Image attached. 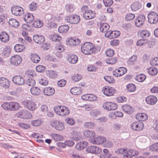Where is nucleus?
<instances>
[{
  "label": "nucleus",
  "mask_w": 158,
  "mask_h": 158,
  "mask_svg": "<svg viewBox=\"0 0 158 158\" xmlns=\"http://www.w3.org/2000/svg\"><path fill=\"white\" fill-rule=\"evenodd\" d=\"M102 91L106 96H113L115 93L116 90L114 87L106 85L102 88Z\"/></svg>",
  "instance_id": "39448f33"
},
{
  "label": "nucleus",
  "mask_w": 158,
  "mask_h": 158,
  "mask_svg": "<svg viewBox=\"0 0 158 158\" xmlns=\"http://www.w3.org/2000/svg\"><path fill=\"white\" fill-rule=\"evenodd\" d=\"M64 46L60 44L56 45L54 50V52L56 55L59 57L62 56L61 53L65 51Z\"/></svg>",
  "instance_id": "4468645a"
},
{
  "label": "nucleus",
  "mask_w": 158,
  "mask_h": 158,
  "mask_svg": "<svg viewBox=\"0 0 158 158\" xmlns=\"http://www.w3.org/2000/svg\"><path fill=\"white\" fill-rule=\"evenodd\" d=\"M30 91L33 95H38L41 93V90L38 87H32L30 89Z\"/></svg>",
  "instance_id": "37998d69"
},
{
  "label": "nucleus",
  "mask_w": 158,
  "mask_h": 158,
  "mask_svg": "<svg viewBox=\"0 0 158 158\" xmlns=\"http://www.w3.org/2000/svg\"><path fill=\"white\" fill-rule=\"evenodd\" d=\"M82 90L80 88L75 87L70 89L71 93L74 95H78L81 94Z\"/></svg>",
  "instance_id": "c03bdc74"
},
{
  "label": "nucleus",
  "mask_w": 158,
  "mask_h": 158,
  "mask_svg": "<svg viewBox=\"0 0 158 158\" xmlns=\"http://www.w3.org/2000/svg\"><path fill=\"white\" fill-rule=\"evenodd\" d=\"M51 136L53 139L56 141L62 140L64 139L63 137L62 136L55 133L52 134Z\"/></svg>",
  "instance_id": "603ef678"
},
{
  "label": "nucleus",
  "mask_w": 158,
  "mask_h": 158,
  "mask_svg": "<svg viewBox=\"0 0 158 158\" xmlns=\"http://www.w3.org/2000/svg\"><path fill=\"white\" fill-rule=\"evenodd\" d=\"M66 10L69 13L73 12L74 10V6L71 4H67L65 6Z\"/></svg>",
  "instance_id": "0e129e2a"
},
{
  "label": "nucleus",
  "mask_w": 158,
  "mask_h": 158,
  "mask_svg": "<svg viewBox=\"0 0 158 158\" xmlns=\"http://www.w3.org/2000/svg\"><path fill=\"white\" fill-rule=\"evenodd\" d=\"M69 29V27L67 25H63L60 26L58 28V30L59 33H66Z\"/></svg>",
  "instance_id": "79ce46f5"
},
{
  "label": "nucleus",
  "mask_w": 158,
  "mask_h": 158,
  "mask_svg": "<svg viewBox=\"0 0 158 158\" xmlns=\"http://www.w3.org/2000/svg\"><path fill=\"white\" fill-rule=\"evenodd\" d=\"M88 145V143L85 141L80 142L77 143L75 148L77 150H81L86 148Z\"/></svg>",
  "instance_id": "c9c22d12"
},
{
  "label": "nucleus",
  "mask_w": 158,
  "mask_h": 158,
  "mask_svg": "<svg viewBox=\"0 0 158 158\" xmlns=\"http://www.w3.org/2000/svg\"><path fill=\"white\" fill-rule=\"evenodd\" d=\"M24 19L27 23H30L34 20V17L31 13H26L24 16Z\"/></svg>",
  "instance_id": "f704fd0d"
},
{
  "label": "nucleus",
  "mask_w": 158,
  "mask_h": 158,
  "mask_svg": "<svg viewBox=\"0 0 158 158\" xmlns=\"http://www.w3.org/2000/svg\"><path fill=\"white\" fill-rule=\"evenodd\" d=\"M11 12L13 14L16 16H20L24 13L23 8L18 6L13 7L11 9Z\"/></svg>",
  "instance_id": "6ab92c4d"
},
{
  "label": "nucleus",
  "mask_w": 158,
  "mask_h": 158,
  "mask_svg": "<svg viewBox=\"0 0 158 158\" xmlns=\"http://www.w3.org/2000/svg\"><path fill=\"white\" fill-rule=\"evenodd\" d=\"M106 141V138L103 136H100L95 139H91V142L94 144L99 145L103 143Z\"/></svg>",
  "instance_id": "aec40b11"
},
{
  "label": "nucleus",
  "mask_w": 158,
  "mask_h": 158,
  "mask_svg": "<svg viewBox=\"0 0 158 158\" xmlns=\"http://www.w3.org/2000/svg\"><path fill=\"white\" fill-rule=\"evenodd\" d=\"M127 71V69L123 67H119L115 69L113 75L116 77H120L124 74Z\"/></svg>",
  "instance_id": "f3484780"
},
{
  "label": "nucleus",
  "mask_w": 158,
  "mask_h": 158,
  "mask_svg": "<svg viewBox=\"0 0 158 158\" xmlns=\"http://www.w3.org/2000/svg\"><path fill=\"white\" fill-rule=\"evenodd\" d=\"M11 51V49L10 48L6 47L3 49L2 55L4 56H7L10 54Z\"/></svg>",
  "instance_id": "e2e57ef3"
},
{
  "label": "nucleus",
  "mask_w": 158,
  "mask_h": 158,
  "mask_svg": "<svg viewBox=\"0 0 158 158\" xmlns=\"http://www.w3.org/2000/svg\"><path fill=\"white\" fill-rule=\"evenodd\" d=\"M47 76L51 79H55L57 77V72L53 70H48L46 72Z\"/></svg>",
  "instance_id": "7c9ffc66"
},
{
  "label": "nucleus",
  "mask_w": 158,
  "mask_h": 158,
  "mask_svg": "<svg viewBox=\"0 0 158 158\" xmlns=\"http://www.w3.org/2000/svg\"><path fill=\"white\" fill-rule=\"evenodd\" d=\"M138 35L142 38H146L150 35V32L147 30H142L138 32Z\"/></svg>",
  "instance_id": "ea45409f"
},
{
  "label": "nucleus",
  "mask_w": 158,
  "mask_h": 158,
  "mask_svg": "<svg viewBox=\"0 0 158 158\" xmlns=\"http://www.w3.org/2000/svg\"><path fill=\"white\" fill-rule=\"evenodd\" d=\"M70 136L72 139L75 140H79L80 138V134L79 132L73 131L70 134Z\"/></svg>",
  "instance_id": "58836bf2"
},
{
  "label": "nucleus",
  "mask_w": 158,
  "mask_h": 158,
  "mask_svg": "<svg viewBox=\"0 0 158 158\" xmlns=\"http://www.w3.org/2000/svg\"><path fill=\"white\" fill-rule=\"evenodd\" d=\"M104 78L106 81L110 83L114 84L115 82V79L113 77L111 76H105L104 77Z\"/></svg>",
  "instance_id": "4d7b16f0"
},
{
  "label": "nucleus",
  "mask_w": 158,
  "mask_h": 158,
  "mask_svg": "<svg viewBox=\"0 0 158 158\" xmlns=\"http://www.w3.org/2000/svg\"><path fill=\"white\" fill-rule=\"evenodd\" d=\"M15 116L17 117L23 119H29L32 117L31 114L25 109L20 110L16 113Z\"/></svg>",
  "instance_id": "20e7f679"
},
{
  "label": "nucleus",
  "mask_w": 158,
  "mask_h": 158,
  "mask_svg": "<svg viewBox=\"0 0 158 158\" xmlns=\"http://www.w3.org/2000/svg\"><path fill=\"white\" fill-rule=\"evenodd\" d=\"M55 113L58 115L62 116H65L69 114V109L64 106H57L54 107Z\"/></svg>",
  "instance_id": "f03ea898"
},
{
  "label": "nucleus",
  "mask_w": 158,
  "mask_h": 158,
  "mask_svg": "<svg viewBox=\"0 0 158 158\" xmlns=\"http://www.w3.org/2000/svg\"><path fill=\"white\" fill-rule=\"evenodd\" d=\"M148 21L151 24L156 23L158 21V15L156 13L152 12L148 16Z\"/></svg>",
  "instance_id": "dca6fc26"
},
{
  "label": "nucleus",
  "mask_w": 158,
  "mask_h": 158,
  "mask_svg": "<svg viewBox=\"0 0 158 158\" xmlns=\"http://www.w3.org/2000/svg\"><path fill=\"white\" fill-rule=\"evenodd\" d=\"M146 78L145 75L143 74H139L137 75L135 79L139 82H142L144 81Z\"/></svg>",
  "instance_id": "3c124183"
},
{
  "label": "nucleus",
  "mask_w": 158,
  "mask_h": 158,
  "mask_svg": "<svg viewBox=\"0 0 158 158\" xmlns=\"http://www.w3.org/2000/svg\"><path fill=\"white\" fill-rule=\"evenodd\" d=\"M120 32L118 31H107L105 34V37L108 39H111L118 37L120 35Z\"/></svg>",
  "instance_id": "f8f14e48"
},
{
  "label": "nucleus",
  "mask_w": 158,
  "mask_h": 158,
  "mask_svg": "<svg viewBox=\"0 0 158 158\" xmlns=\"http://www.w3.org/2000/svg\"><path fill=\"white\" fill-rule=\"evenodd\" d=\"M81 98L84 100L93 101L97 99V98L95 95L91 94H85L82 95L81 97Z\"/></svg>",
  "instance_id": "393cba45"
},
{
  "label": "nucleus",
  "mask_w": 158,
  "mask_h": 158,
  "mask_svg": "<svg viewBox=\"0 0 158 158\" xmlns=\"http://www.w3.org/2000/svg\"><path fill=\"white\" fill-rule=\"evenodd\" d=\"M145 20V16L142 15L138 16L135 20V24L136 27H140L142 26Z\"/></svg>",
  "instance_id": "a211bd4d"
},
{
  "label": "nucleus",
  "mask_w": 158,
  "mask_h": 158,
  "mask_svg": "<svg viewBox=\"0 0 158 158\" xmlns=\"http://www.w3.org/2000/svg\"><path fill=\"white\" fill-rule=\"evenodd\" d=\"M51 126L54 127L56 130L62 131L64 129V124L61 122L54 120L50 122Z\"/></svg>",
  "instance_id": "9d476101"
},
{
  "label": "nucleus",
  "mask_w": 158,
  "mask_h": 158,
  "mask_svg": "<svg viewBox=\"0 0 158 158\" xmlns=\"http://www.w3.org/2000/svg\"><path fill=\"white\" fill-rule=\"evenodd\" d=\"M43 92L44 95L49 96H51L54 94L55 90L52 87H47L44 89Z\"/></svg>",
  "instance_id": "a878e982"
},
{
  "label": "nucleus",
  "mask_w": 158,
  "mask_h": 158,
  "mask_svg": "<svg viewBox=\"0 0 158 158\" xmlns=\"http://www.w3.org/2000/svg\"><path fill=\"white\" fill-rule=\"evenodd\" d=\"M63 15V13H61L60 14H55L51 19L54 20L55 22H59L62 19V16Z\"/></svg>",
  "instance_id": "5fc2aeb1"
},
{
  "label": "nucleus",
  "mask_w": 158,
  "mask_h": 158,
  "mask_svg": "<svg viewBox=\"0 0 158 158\" xmlns=\"http://www.w3.org/2000/svg\"><path fill=\"white\" fill-rule=\"evenodd\" d=\"M117 60L115 58H108L106 60V62L108 64H113L117 62Z\"/></svg>",
  "instance_id": "338daca9"
},
{
  "label": "nucleus",
  "mask_w": 158,
  "mask_h": 158,
  "mask_svg": "<svg viewBox=\"0 0 158 158\" xmlns=\"http://www.w3.org/2000/svg\"><path fill=\"white\" fill-rule=\"evenodd\" d=\"M0 39L3 42L6 43L9 40L8 34L5 32H2L0 34Z\"/></svg>",
  "instance_id": "c756f323"
},
{
  "label": "nucleus",
  "mask_w": 158,
  "mask_h": 158,
  "mask_svg": "<svg viewBox=\"0 0 158 158\" xmlns=\"http://www.w3.org/2000/svg\"><path fill=\"white\" fill-rule=\"evenodd\" d=\"M83 135L86 137L89 138V140L91 142V140L93 139L95 136V133L93 131L85 130L83 132Z\"/></svg>",
  "instance_id": "cd10ccee"
},
{
  "label": "nucleus",
  "mask_w": 158,
  "mask_h": 158,
  "mask_svg": "<svg viewBox=\"0 0 158 158\" xmlns=\"http://www.w3.org/2000/svg\"><path fill=\"white\" fill-rule=\"evenodd\" d=\"M81 10L83 12V18L86 19H93L96 17V12L94 11L89 9L87 6H83L81 8Z\"/></svg>",
  "instance_id": "f257e3e1"
},
{
  "label": "nucleus",
  "mask_w": 158,
  "mask_h": 158,
  "mask_svg": "<svg viewBox=\"0 0 158 158\" xmlns=\"http://www.w3.org/2000/svg\"><path fill=\"white\" fill-rule=\"evenodd\" d=\"M80 17L77 15L73 14L67 16L66 18L67 21L72 24H77L80 21Z\"/></svg>",
  "instance_id": "ddd939ff"
},
{
  "label": "nucleus",
  "mask_w": 158,
  "mask_h": 158,
  "mask_svg": "<svg viewBox=\"0 0 158 158\" xmlns=\"http://www.w3.org/2000/svg\"><path fill=\"white\" fill-rule=\"evenodd\" d=\"M9 84V81L6 78L3 77L0 78V84L2 87L6 88L8 87Z\"/></svg>",
  "instance_id": "4c0bfd02"
},
{
  "label": "nucleus",
  "mask_w": 158,
  "mask_h": 158,
  "mask_svg": "<svg viewBox=\"0 0 158 158\" xmlns=\"http://www.w3.org/2000/svg\"><path fill=\"white\" fill-rule=\"evenodd\" d=\"M131 127L133 130L139 131L142 130L144 127V124L139 121H136L132 123Z\"/></svg>",
  "instance_id": "2eb2a0df"
},
{
  "label": "nucleus",
  "mask_w": 158,
  "mask_h": 158,
  "mask_svg": "<svg viewBox=\"0 0 158 158\" xmlns=\"http://www.w3.org/2000/svg\"><path fill=\"white\" fill-rule=\"evenodd\" d=\"M43 21L39 19L35 21L33 23V27L35 28L40 27L43 25Z\"/></svg>",
  "instance_id": "864d4df0"
},
{
  "label": "nucleus",
  "mask_w": 158,
  "mask_h": 158,
  "mask_svg": "<svg viewBox=\"0 0 158 158\" xmlns=\"http://www.w3.org/2000/svg\"><path fill=\"white\" fill-rule=\"evenodd\" d=\"M135 117L138 120L142 121L146 120L148 118L147 115L144 113H138L136 115Z\"/></svg>",
  "instance_id": "2f4dec72"
},
{
  "label": "nucleus",
  "mask_w": 158,
  "mask_h": 158,
  "mask_svg": "<svg viewBox=\"0 0 158 158\" xmlns=\"http://www.w3.org/2000/svg\"><path fill=\"white\" fill-rule=\"evenodd\" d=\"M109 28V25L106 23H100V30L102 32H106Z\"/></svg>",
  "instance_id": "72a5a7b5"
},
{
  "label": "nucleus",
  "mask_w": 158,
  "mask_h": 158,
  "mask_svg": "<svg viewBox=\"0 0 158 158\" xmlns=\"http://www.w3.org/2000/svg\"><path fill=\"white\" fill-rule=\"evenodd\" d=\"M9 24L11 27L15 28H17L19 25V22L14 19H10L9 21Z\"/></svg>",
  "instance_id": "a19ab883"
},
{
  "label": "nucleus",
  "mask_w": 158,
  "mask_h": 158,
  "mask_svg": "<svg viewBox=\"0 0 158 158\" xmlns=\"http://www.w3.org/2000/svg\"><path fill=\"white\" fill-rule=\"evenodd\" d=\"M147 43L148 40L146 39H140L137 41L136 45L138 46H141L145 45Z\"/></svg>",
  "instance_id": "bf43d9fd"
},
{
  "label": "nucleus",
  "mask_w": 158,
  "mask_h": 158,
  "mask_svg": "<svg viewBox=\"0 0 158 158\" xmlns=\"http://www.w3.org/2000/svg\"><path fill=\"white\" fill-rule=\"evenodd\" d=\"M66 59L67 62L71 64H75L78 61V56L75 54L73 53H69L67 55Z\"/></svg>",
  "instance_id": "6e6552de"
},
{
  "label": "nucleus",
  "mask_w": 158,
  "mask_h": 158,
  "mask_svg": "<svg viewBox=\"0 0 158 158\" xmlns=\"http://www.w3.org/2000/svg\"><path fill=\"white\" fill-rule=\"evenodd\" d=\"M33 40L37 43L40 44L44 41V37L41 35H35L33 37Z\"/></svg>",
  "instance_id": "473e14b6"
},
{
  "label": "nucleus",
  "mask_w": 158,
  "mask_h": 158,
  "mask_svg": "<svg viewBox=\"0 0 158 158\" xmlns=\"http://www.w3.org/2000/svg\"><path fill=\"white\" fill-rule=\"evenodd\" d=\"M122 109L124 113L128 114H131L133 113V108L128 104H125L123 106Z\"/></svg>",
  "instance_id": "b1692460"
},
{
  "label": "nucleus",
  "mask_w": 158,
  "mask_h": 158,
  "mask_svg": "<svg viewBox=\"0 0 158 158\" xmlns=\"http://www.w3.org/2000/svg\"><path fill=\"white\" fill-rule=\"evenodd\" d=\"M22 103L26 108L30 110H34L37 107L35 103L31 100H25Z\"/></svg>",
  "instance_id": "423d86ee"
},
{
  "label": "nucleus",
  "mask_w": 158,
  "mask_h": 158,
  "mask_svg": "<svg viewBox=\"0 0 158 158\" xmlns=\"http://www.w3.org/2000/svg\"><path fill=\"white\" fill-rule=\"evenodd\" d=\"M158 72L157 69L155 67L150 68L148 70L149 74L151 75H155Z\"/></svg>",
  "instance_id": "69168bd1"
},
{
  "label": "nucleus",
  "mask_w": 158,
  "mask_h": 158,
  "mask_svg": "<svg viewBox=\"0 0 158 158\" xmlns=\"http://www.w3.org/2000/svg\"><path fill=\"white\" fill-rule=\"evenodd\" d=\"M82 79V76L80 74H74L72 77V79L75 82H77Z\"/></svg>",
  "instance_id": "6e6d98bb"
},
{
  "label": "nucleus",
  "mask_w": 158,
  "mask_h": 158,
  "mask_svg": "<svg viewBox=\"0 0 158 158\" xmlns=\"http://www.w3.org/2000/svg\"><path fill=\"white\" fill-rule=\"evenodd\" d=\"M13 81L15 84L18 85H22L25 81L23 77L21 76L17 75L12 78Z\"/></svg>",
  "instance_id": "4be33fe9"
},
{
  "label": "nucleus",
  "mask_w": 158,
  "mask_h": 158,
  "mask_svg": "<svg viewBox=\"0 0 158 158\" xmlns=\"http://www.w3.org/2000/svg\"><path fill=\"white\" fill-rule=\"evenodd\" d=\"M42 121L41 119H38L36 120H33L31 121V124L35 127L39 126L42 123Z\"/></svg>",
  "instance_id": "13d9d810"
},
{
  "label": "nucleus",
  "mask_w": 158,
  "mask_h": 158,
  "mask_svg": "<svg viewBox=\"0 0 158 158\" xmlns=\"http://www.w3.org/2000/svg\"><path fill=\"white\" fill-rule=\"evenodd\" d=\"M127 89L131 92H134L136 89V86L134 84L130 83L127 86Z\"/></svg>",
  "instance_id": "052dcab7"
},
{
  "label": "nucleus",
  "mask_w": 158,
  "mask_h": 158,
  "mask_svg": "<svg viewBox=\"0 0 158 158\" xmlns=\"http://www.w3.org/2000/svg\"><path fill=\"white\" fill-rule=\"evenodd\" d=\"M157 101V98L154 95H149L146 97V101L147 104L153 105L155 104Z\"/></svg>",
  "instance_id": "5701e85b"
},
{
  "label": "nucleus",
  "mask_w": 158,
  "mask_h": 158,
  "mask_svg": "<svg viewBox=\"0 0 158 158\" xmlns=\"http://www.w3.org/2000/svg\"><path fill=\"white\" fill-rule=\"evenodd\" d=\"M139 152L135 149L128 150L127 149L126 152L123 155V157L124 158H133L134 156L139 155Z\"/></svg>",
  "instance_id": "1a4fd4ad"
},
{
  "label": "nucleus",
  "mask_w": 158,
  "mask_h": 158,
  "mask_svg": "<svg viewBox=\"0 0 158 158\" xmlns=\"http://www.w3.org/2000/svg\"><path fill=\"white\" fill-rule=\"evenodd\" d=\"M49 37L50 39L53 41H59L61 40V37L57 34H51Z\"/></svg>",
  "instance_id": "49530a36"
},
{
  "label": "nucleus",
  "mask_w": 158,
  "mask_h": 158,
  "mask_svg": "<svg viewBox=\"0 0 158 158\" xmlns=\"http://www.w3.org/2000/svg\"><path fill=\"white\" fill-rule=\"evenodd\" d=\"M54 20L52 19H50L48 23V27L50 28H56L57 26V24Z\"/></svg>",
  "instance_id": "09e8293b"
},
{
  "label": "nucleus",
  "mask_w": 158,
  "mask_h": 158,
  "mask_svg": "<svg viewBox=\"0 0 158 158\" xmlns=\"http://www.w3.org/2000/svg\"><path fill=\"white\" fill-rule=\"evenodd\" d=\"M150 150L153 152H158V142L152 145L150 147Z\"/></svg>",
  "instance_id": "774afa93"
},
{
  "label": "nucleus",
  "mask_w": 158,
  "mask_h": 158,
  "mask_svg": "<svg viewBox=\"0 0 158 158\" xmlns=\"http://www.w3.org/2000/svg\"><path fill=\"white\" fill-rule=\"evenodd\" d=\"M22 61V57L19 55H16L12 56L10 59V63L12 65H19Z\"/></svg>",
  "instance_id": "9b49d317"
},
{
  "label": "nucleus",
  "mask_w": 158,
  "mask_h": 158,
  "mask_svg": "<svg viewBox=\"0 0 158 158\" xmlns=\"http://www.w3.org/2000/svg\"><path fill=\"white\" fill-rule=\"evenodd\" d=\"M25 49V47L24 45L19 44H16L14 46L15 51L18 52L23 51Z\"/></svg>",
  "instance_id": "a18cd8bd"
},
{
  "label": "nucleus",
  "mask_w": 158,
  "mask_h": 158,
  "mask_svg": "<svg viewBox=\"0 0 158 158\" xmlns=\"http://www.w3.org/2000/svg\"><path fill=\"white\" fill-rule=\"evenodd\" d=\"M81 42L80 40L78 39L70 38L67 39V44L72 46H76L79 44Z\"/></svg>",
  "instance_id": "412c9836"
},
{
  "label": "nucleus",
  "mask_w": 158,
  "mask_h": 158,
  "mask_svg": "<svg viewBox=\"0 0 158 158\" xmlns=\"http://www.w3.org/2000/svg\"><path fill=\"white\" fill-rule=\"evenodd\" d=\"M93 44L89 42H85L81 47L82 52L84 54L89 55L93 52Z\"/></svg>",
  "instance_id": "7ed1b4c3"
},
{
  "label": "nucleus",
  "mask_w": 158,
  "mask_h": 158,
  "mask_svg": "<svg viewBox=\"0 0 158 158\" xmlns=\"http://www.w3.org/2000/svg\"><path fill=\"white\" fill-rule=\"evenodd\" d=\"M86 151L90 153L96 154L102 152V150L101 148L95 146H91L88 147L86 149Z\"/></svg>",
  "instance_id": "bb28decb"
},
{
  "label": "nucleus",
  "mask_w": 158,
  "mask_h": 158,
  "mask_svg": "<svg viewBox=\"0 0 158 158\" xmlns=\"http://www.w3.org/2000/svg\"><path fill=\"white\" fill-rule=\"evenodd\" d=\"M10 111H15L19 110L20 107V105L15 102H9Z\"/></svg>",
  "instance_id": "c85d7f7f"
},
{
  "label": "nucleus",
  "mask_w": 158,
  "mask_h": 158,
  "mask_svg": "<svg viewBox=\"0 0 158 158\" xmlns=\"http://www.w3.org/2000/svg\"><path fill=\"white\" fill-rule=\"evenodd\" d=\"M117 107V105L116 103L111 102H106L102 105V107L107 111L115 110Z\"/></svg>",
  "instance_id": "0eeeda50"
},
{
  "label": "nucleus",
  "mask_w": 158,
  "mask_h": 158,
  "mask_svg": "<svg viewBox=\"0 0 158 158\" xmlns=\"http://www.w3.org/2000/svg\"><path fill=\"white\" fill-rule=\"evenodd\" d=\"M30 58L32 61L35 63H38L40 60V57L39 56L35 53L31 54Z\"/></svg>",
  "instance_id": "e433bc0d"
},
{
  "label": "nucleus",
  "mask_w": 158,
  "mask_h": 158,
  "mask_svg": "<svg viewBox=\"0 0 158 158\" xmlns=\"http://www.w3.org/2000/svg\"><path fill=\"white\" fill-rule=\"evenodd\" d=\"M39 83L41 85L47 86L48 84L49 81L46 77H43L39 80Z\"/></svg>",
  "instance_id": "680f3d73"
},
{
  "label": "nucleus",
  "mask_w": 158,
  "mask_h": 158,
  "mask_svg": "<svg viewBox=\"0 0 158 158\" xmlns=\"http://www.w3.org/2000/svg\"><path fill=\"white\" fill-rule=\"evenodd\" d=\"M141 4L137 2L133 3L131 6V9L133 11L138 10L141 8Z\"/></svg>",
  "instance_id": "de8ad7c7"
},
{
  "label": "nucleus",
  "mask_w": 158,
  "mask_h": 158,
  "mask_svg": "<svg viewBox=\"0 0 158 158\" xmlns=\"http://www.w3.org/2000/svg\"><path fill=\"white\" fill-rule=\"evenodd\" d=\"M137 56L136 55H133L130 57L127 61V63L130 65H132L135 64L137 61Z\"/></svg>",
  "instance_id": "8fccbe9b"
}]
</instances>
